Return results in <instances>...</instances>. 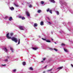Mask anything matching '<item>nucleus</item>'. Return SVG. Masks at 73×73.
Masks as SVG:
<instances>
[{"mask_svg":"<svg viewBox=\"0 0 73 73\" xmlns=\"http://www.w3.org/2000/svg\"><path fill=\"white\" fill-rule=\"evenodd\" d=\"M11 39L14 42H15L16 43L17 42V39L15 37H13L11 38Z\"/></svg>","mask_w":73,"mask_h":73,"instance_id":"nucleus-1","label":"nucleus"},{"mask_svg":"<svg viewBox=\"0 0 73 73\" xmlns=\"http://www.w3.org/2000/svg\"><path fill=\"white\" fill-rule=\"evenodd\" d=\"M47 12H49L50 13L52 14V10H49V9L48 8L46 10Z\"/></svg>","mask_w":73,"mask_h":73,"instance_id":"nucleus-2","label":"nucleus"},{"mask_svg":"<svg viewBox=\"0 0 73 73\" xmlns=\"http://www.w3.org/2000/svg\"><path fill=\"white\" fill-rule=\"evenodd\" d=\"M6 37L8 39H10L11 38V37H9V33L7 34Z\"/></svg>","mask_w":73,"mask_h":73,"instance_id":"nucleus-3","label":"nucleus"},{"mask_svg":"<svg viewBox=\"0 0 73 73\" xmlns=\"http://www.w3.org/2000/svg\"><path fill=\"white\" fill-rule=\"evenodd\" d=\"M19 28L21 30H24V27L22 26H19Z\"/></svg>","mask_w":73,"mask_h":73,"instance_id":"nucleus-4","label":"nucleus"},{"mask_svg":"<svg viewBox=\"0 0 73 73\" xmlns=\"http://www.w3.org/2000/svg\"><path fill=\"white\" fill-rule=\"evenodd\" d=\"M26 13L27 14V16L29 17L30 16V14H29V12L28 11H26Z\"/></svg>","mask_w":73,"mask_h":73,"instance_id":"nucleus-5","label":"nucleus"},{"mask_svg":"<svg viewBox=\"0 0 73 73\" xmlns=\"http://www.w3.org/2000/svg\"><path fill=\"white\" fill-rule=\"evenodd\" d=\"M3 49L5 52H8V50L7 49V48L5 47L3 48Z\"/></svg>","mask_w":73,"mask_h":73,"instance_id":"nucleus-6","label":"nucleus"},{"mask_svg":"<svg viewBox=\"0 0 73 73\" xmlns=\"http://www.w3.org/2000/svg\"><path fill=\"white\" fill-rule=\"evenodd\" d=\"M50 1L51 2V3H55V1L54 0H50Z\"/></svg>","mask_w":73,"mask_h":73,"instance_id":"nucleus-7","label":"nucleus"},{"mask_svg":"<svg viewBox=\"0 0 73 73\" xmlns=\"http://www.w3.org/2000/svg\"><path fill=\"white\" fill-rule=\"evenodd\" d=\"M34 26L35 27H37V24L36 23H34Z\"/></svg>","mask_w":73,"mask_h":73,"instance_id":"nucleus-8","label":"nucleus"},{"mask_svg":"<svg viewBox=\"0 0 73 73\" xmlns=\"http://www.w3.org/2000/svg\"><path fill=\"white\" fill-rule=\"evenodd\" d=\"M40 25H44V22L42 21L40 22Z\"/></svg>","mask_w":73,"mask_h":73,"instance_id":"nucleus-9","label":"nucleus"},{"mask_svg":"<svg viewBox=\"0 0 73 73\" xmlns=\"http://www.w3.org/2000/svg\"><path fill=\"white\" fill-rule=\"evenodd\" d=\"M10 9L11 10L13 11V10H14V8L13 7H11L10 8Z\"/></svg>","mask_w":73,"mask_h":73,"instance_id":"nucleus-10","label":"nucleus"},{"mask_svg":"<svg viewBox=\"0 0 73 73\" xmlns=\"http://www.w3.org/2000/svg\"><path fill=\"white\" fill-rule=\"evenodd\" d=\"M64 51H65V52H68V51L67 50V49L65 48H64Z\"/></svg>","mask_w":73,"mask_h":73,"instance_id":"nucleus-11","label":"nucleus"},{"mask_svg":"<svg viewBox=\"0 0 73 73\" xmlns=\"http://www.w3.org/2000/svg\"><path fill=\"white\" fill-rule=\"evenodd\" d=\"M63 68V66L60 67L58 68L57 69H62Z\"/></svg>","mask_w":73,"mask_h":73,"instance_id":"nucleus-12","label":"nucleus"},{"mask_svg":"<svg viewBox=\"0 0 73 73\" xmlns=\"http://www.w3.org/2000/svg\"><path fill=\"white\" fill-rule=\"evenodd\" d=\"M10 49L11 50L12 52H13V49L12 47H10Z\"/></svg>","mask_w":73,"mask_h":73,"instance_id":"nucleus-13","label":"nucleus"},{"mask_svg":"<svg viewBox=\"0 0 73 73\" xmlns=\"http://www.w3.org/2000/svg\"><path fill=\"white\" fill-rule=\"evenodd\" d=\"M55 12L56 13L57 15H59V12H58V11H55Z\"/></svg>","mask_w":73,"mask_h":73,"instance_id":"nucleus-14","label":"nucleus"},{"mask_svg":"<svg viewBox=\"0 0 73 73\" xmlns=\"http://www.w3.org/2000/svg\"><path fill=\"white\" fill-rule=\"evenodd\" d=\"M33 50H37V48H33Z\"/></svg>","mask_w":73,"mask_h":73,"instance_id":"nucleus-15","label":"nucleus"},{"mask_svg":"<svg viewBox=\"0 0 73 73\" xmlns=\"http://www.w3.org/2000/svg\"><path fill=\"white\" fill-rule=\"evenodd\" d=\"M46 42H51L49 40H46Z\"/></svg>","mask_w":73,"mask_h":73,"instance_id":"nucleus-16","label":"nucleus"},{"mask_svg":"<svg viewBox=\"0 0 73 73\" xmlns=\"http://www.w3.org/2000/svg\"><path fill=\"white\" fill-rule=\"evenodd\" d=\"M12 17H10V18H9V20L10 21H11V20H12Z\"/></svg>","mask_w":73,"mask_h":73,"instance_id":"nucleus-17","label":"nucleus"},{"mask_svg":"<svg viewBox=\"0 0 73 73\" xmlns=\"http://www.w3.org/2000/svg\"><path fill=\"white\" fill-rule=\"evenodd\" d=\"M20 39H19V40H18V44H20Z\"/></svg>","mask_w":73,"mask_h":73,"instance_id":"nucleus-18","label":"nucleus"},{"mask_svg":"<svg viewBox=\"0 0 73 73\" xmlns=\"http://www.w3.org/2000/svg\"><path fill=\"white\" fill-rule=\"evenodd\" d=\"M29 69H30V70H33V68H32V67H30L29 68Z\"/></svg>","mask_w":73,"mask_h":73,"instance_id":"nucleus-19","label":"nucleus"},{"mask_svg":"<svg viewBox=\"0 0 73 73\" xmlns=\"http://www.w3.org/2000/svg\"><path fill=\"white\" fill-rule=\"evenodd\" d=\"M4 61H5V62H8V59H5L4 60Z\"/></svg>","mask_w":73,"mask_h":73,"instance_id":"nucleus-20","label":"nucleus"},{"mask_svg":"<svg viewBox=\"0 0 73 73\" xmlns=\"http://www.w3.org/2000/svg\"><path fill=\"white\" fill-rule=\"evenodd\" d=\"M23 65H25V62H23Z\"/></svg>","mask_w":73,"mask_h":73,"instance_id":"nucleus-21","label":"nucleus"},{"mask_svg":"<svg viewBox=\"0 0 73 73\" xmlns=\"http://www.w3.org/2000/svg\"><path fill=\"white\" fill-rule=\"evenodd\" d=\"M23 17H22L21 16H19V19H22Z\"/></svg>","mask_w":73,"mask_h":73,"instance_id":"nucleus-22","label":"nucleus"},{"mask_svg":"<svg viewBox=\"0 0 73 73\" xmlns=\"http://www.w3.org/2000/svg\"><path fill=\"white\" fill-rule=\"evenodd\" d=\"M25 19V18L23 17H22L21 19H22V20H24Z\"/></svg>","mask_w":73,"mask_h":73,"instance_id":"nucleus-23","label":"nucleus"},{"mask_svg":"<svg viewBox=\"0 0 73 73\" xmlns=\"http://www.w3.org/2000/svg\"><path fill=\"white\" fill-rule=\"evenodd\" d=\"M41 4L42 5L44 4V2L43 1H41Z\"/></svg>","mask_w":73,"mask_h":73,"instance_id":"nucleus-24","label":"nucleus"},{"mask_svg":"<svg viewBox=\"0 0 73 73\" xmlns=\"http://www.w3.org/2000/svg\"><path fill=\"white\" fill-rule=\"evenodd\" d=\"M60 33H64V31H61L59 32Z\"/></svg>","mask_w":73,"mask_h":73,"instance_id":"nucleus-25","label":"nucleus"},{"mask_svg":"<svg viewBox=\"0 0 73 73\" xmlns=\"http://www.w3.org/2000/svg\"><path fill=\"white\" fill-rule=\"evenodd\" d=\"M37 12L38 13H40V12H41V10H39Z\"/></svg>","mask_w":73,"mask_h":73,"instance_id":"nucleus-26","label":"nucleus"},{"mask_svg":"<svg viewBox=\"0 0 73 73\" xmlns=\"http://www.w3.org/2000/svg\"><path fill=\"white\" fill-rule=\"evenodd\" d=\"M10 35H11V36H13V34L12 33H11Z\"/></svg>","mask_w":73,"mask_h":73,"instance_id":"nucleus-27","label":"nucleus"},{"mask_svg":"<svg viewBox=\"0 0 73 73\" xmlns=\"http://www.w3.org/2000/svg\"><path fill=\"white\" fill-rule=\"evenodd\" d=\"M70 12L71 13H72V14L73 13V11H72V10H71L70 11Z\"/></svg>","mask_w":73,"mask_h":73,"instance_id":"nucleus-28","label":"nucleus"},{"mask_svg":"<svg viewBox=\"0 0 73 73\" xmlns=\"http://www.w3.org/2000/svg\"><path fill=\"white\" fill-rule=\"evenodd\" d=\"M52 69H51L50 70H48V72H49V71H52Z\"/></svg>","mask_w":73,"mask_h":73,"instance_id":"nucleus-29","label":"nucleus"},{"mask_svg":"<svg viewBox=\"0 0 73 73\" xmlns=\"http://www.w3.org/2000/svg\"><path fill=\"white\" fill-rule=\"evenodd\" d=\"M62 46H65V44H64L63 43H62L61 44Z\"/></svg>","mask_w":73,"mask_h":73,"instance_id":"nucleus-30","label":"nucleus"},{"mask_svg":"<svg viewBox=\"0 0 73 73\" xmlns=\"http://www.w3.org/2000/svg\"><path fill=\"white\" fill-rule=\"evenodd\" d=\"M29 8H32V5H30L29 6Z\"/></svg>","mask_w":73,"mask_h":73,"instance_id":"nucleus-31","label":"nucleus"},{"mask_svg":"<svg viewBox=\"0 0 73 73\" xmlns=\"http://www.w3.org/2000/svg\"><path fill=\"white\" fill-rule=\"evenodd\" d=\"M42 40H45V41H46V39H44V38H42Z\"/></svg>","mask_w":73,"mask_h":73,"instance_id":"nucleus-32","label":"nucleus"},{"mask_svg":"<svg viewBox=\"0 0 73 73\" xmlns=\"http://www.w3.org/2000/svg\"><path fill=\"white\" fill-rule=\"evenodd\" d=\"M16 69H14L13 70V72H16Z\"/></svg>","mask_w":73,"mask_h":73,"instance_id":"nucleus-33","label":"nucleus"},{"mask_svg":"<svg viewBox=\"0 0 73 73\" xmlns=\"http://www.w3.org/2000/svg\"><path fill=\"white\" fill-rule=\"evenodd\" d=\"M8 17H5V19H7V18H8Z\"/></svg>","mask_w":73,"mask_h":73,"instance_id":"nucleus-34","label":"nucleus"},{"mask_svg":"<svg viewBox=\"0 0 73 73\" xmlns=\"http://www.w3.org/2000/svg\"><path fill=\"white\" fill-rule=\"evenodd\" d=\"M48 24H50V25L52 24V23H51V22H48Z\"/></svg>","mask_w":73,"mask_h":73,"instance_id":"nucleus-35","label":"nucleus"},{"mask_svg":"<svg viewBox=\"0 0 73 73\" xmlns=\"http://www.w3.org/2000/svg\"><path fill=\"white\" fill-rule=\"evenodd\" d=\"M54 50H55V51H57V50L56 49V48H54Z\"/></svg>","mask_w":73,"mask_h":73,"instance_id":"nucleus-36","label":"nucleus"},{"mask_svg":"<svg viewBox=\"0 0 73 73\" xmlns=\"http://www.w3.org/2000/svg\"><path fill=\"white\" fill-rule=\"evenodd\" d=\"M14 5L16 6V7H18V5H16V4H14Z\"/></svg>","mask_w":73,"mask_h":73,"instance_id":"nucleus-37","label":"nucleus"},{"mask_svg":"<svg viewBox=\"0 0 73 73\" xmlns=\"http://www.w3.org/2000/svg\"><path fill=\"white\" fill-rule=\"evenodd\" d=\"M45 59H46L45 58H43V61H45Z\"/></svg>","mask_w":73,"mask_h":73,"instance_id":"nucleus-38","label":"nucleus"},{"mask_svg":"<svg viewBox=\"0 0 73 73\" xmlns=\"http://www.w3.org/2000/svg\"><path fill=\"white\" fill-rule=\"evenodd\" d=\"M71 66H72V67L73 68V64H71Z\"/></svg>","mask_w":73,"mask_h":73,"instance_id":"nucleus-39","label":"nucleus"},{"mask_svg":"<svg viewBox=\"0 0 73 73\" xmlns=\"http://www.w3.org/2000/svg\"><path fill=\"white\" fill-rule=\"evenodd\" d=\"M68 24H71V23L69 22L68 23Z\"/></svg>","mask_w":73,"mask_h":73,"instance_id":"nucleus-40","label":"nucleus"},{"mask_svg":"<svg viewBox=\"0 0 73 73\" xmlns=\"http://www.w3.org/2000/svg\"><path fill=\"white\" fill-rule=\"evenodd\" d=\"M2 66H6V65L4 64V65H2Z\"/></svg>","mask_w":73,"mask_h":73,"instance_id":"nucleus-41","label":"nucleus"},{"mask_svg":"<svg viewBox=\"0 0 73 73\" xmlns=\"http://www.w3.org/2000/svg\"><path fill=\"white\" fill-rule=\"evenodd\" d=\"M48 20H50V19L49 18H48Z\"/></svg>","mask_w":73,"mask_h":73,"instance_id":"nucleus-42","label":"nucleus"},{"mask_svg":"<svg viewBox=\"0 0 73 73\" xmlns=\"http://www.w3.org/2000/svg\"><path fill=\"white\" fill-rule=\"evenodd\" d=\"M36 4H37V5H38V2H36Z\"/></svg>","mask_w":73,"mask_h":73,"instance_id":"nucleus-43","label":"nucleus"},{"mask_svg":"<svg viewBox=\"0 0 73 73\" xmlns=\"http://www.w3.org/2000/svg\"><path fill=\"white\" fill-rule=\"evenodd\" d=\"M47 66H46L44 68H47Z\"/></svg>","mask_w":73,"mask_h":73,"instance_id":"nucleus-44","label":"nucleus"},{"mask_svg":"<svg viewBox=\"0 0 73 73\" xmlns=\"http://www.w3.org/2000/svg\"><path fill=\"white\" fill-rule=\"evenodd\" d=\"M41 62H44V61H41Z\"/></svg>","mask_w":73,"mask_h":73,"instance_id":"nucleus-45","label":"nucleus"},{"mask_svg":"<svg viewBox=\"0 0 73 73\" xmlns=\"http://www.w3.org/2000/svg\"><path fill=\"white\" fill-rule=\"evenodd\" d=\"M7 58H9V56H7Z\"/></svg>","mask_w":73,"mask_h":73,"instance_id":"nucleus-46","label":"nucleus"},{"mask_svg":"<svg viewBox=\"0 0 73 73\" xmlns=\"http://www.w3.org/2000/svg\"><path fill=\"white\" fill-rule=\"evenodd\" d=\"M45 73V71H44L43 72V73Z\"/></svg>","mask_w":73,"mask_h":73,"instance_id":"nucleus-47","label":"nucleus"},{"mask_svg":"<svg viewBox=\"0 0 73 73\" xmlns=\"http://www.w3.org/2000/svg\"><path fill=\"white\" fill-rule=\"evenodd\" d=\"M39 38H40V37H41V36H39Z\"/></svg>","mask_w":73,"mask_h":73,"instance_id":"nucleus-48","label":"nucleus"},{"mask_svg":"<svg viewBox=\"0 0 73 73\" xmlns=\"http://www.w3.org/2000/svg\"><path fill=\"white\" fill-rule=\"evenodd\" d=\"M50 49H51V50H53V49L52 48H50Z\"/></svg>","mask_w":73,"mask_h":73,"instance_id":"nucleus-49","label":"nucleus"},{"mask_svg":"<svg viewBox=\"0 0 73 73\" xmlns=\"http://www.w3.org/2000/svg\"><path fill=\"white\" fill-rule=\"evenodd\" d=\"M51 33H52V35L53 34V33H52V32H51Z\"/></svg>","mask_w":73,"mask_h":73,"instance_id":"nucleus-50","label":"nucleus"},{"mask_svg":"<svg viewBox=\"0 0 73 73\" xmlns=\"http://www.w3.org/2000/svg\"><path fill=\"white\" fill-rule=\"evenodd\" d=\"M51 40H52V41H53V40L52 38L51 39Z\"/></svg>","mask_w":73,"mask_h":73,"instance_id":"nucleus-51","label":"nucleus"},{"mask_svg":"<svg viewBox=\"0 0 73 73\" xmlns=\"http://www.w3.org/2000/svg\"><path fill=\"white\" fill-rule=\"evenodd\" d=\"M54 43H55V44H57V43H56V42H55Z\"/></svg>","mask_w":73,"mask_h":73,"instance_id":"nucleus-52","label":"nucleus"},{"mask_svg":"<svg viewBox=\"0 0 73 73\" xmlns=\"http://www.w3.org/2000/svg\"><path fill=\"white\" fill-rule=\"evenodd\" d=\"M22 5H24V4H23V3H22Z\"/></svg>","mask_w":73,"mask_h":73,"instance_id":"nucleus-53","label":"nucleus"},{"mask_svg":"<svg viewBox=\"0 0 73 73\" xmlns=\"http://www.w3.org/2000/svg\"><path fill=\"white\" fill-rule=\"evenodd\" d=\"M0 60H1V59H0Z\"/></svg>","mask_w":73,"mask_h":73,"instance_id":"nucleus-54","label":"nucleus"}]
</instances>
